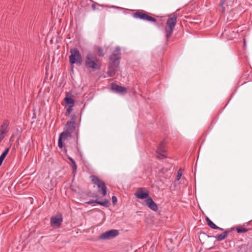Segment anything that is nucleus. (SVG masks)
<instances>
[{"label": "nucleus", "instance_id": "16", "mask_svg": "<svg viewBox=\"0 0 252 252\" xmlns=\"http://www.w3.org/2000/svg\"><path fill=\"white\" fill-rule=\"evenodd\" d=\"M229 232L230 231L229 230H227L225 232L221 233L220 234L216 236L215 237L217 241H221L227 237L228 234L229 233Z\"/></svg>", "mask_w": 252, "mask_h": 252}, {"label": "nucleus", "instance_id": "23", "mask_svg": "<svg viewBox=\"0 0 252 252\" xmlns=\"http://www.w3.org/2000/svg\"><path fill=\"white\" fill-rule=\"evenodd\" d=\"M73 106L72 105H69L68 108L66 109V111L65 112V115L66 116H68L70 114L71 112L73 110Z\"/></svg>", "mask_w": 252, "mask_h": 252}, {"label": "nucleus", "instance_id": "18", "mask_svg": "<svg viewBox=\"0 0 252 252\" xmlns=\"http://www.w3.org/2000/svg\"><path fill=\"white\" fill-rule=\"evenodd\" d=\"M72 137V133L70 132H69L67 131H65L63 132H62L60 135V138L62 139L63 140H65L67 139L68 138H71Z\"/></svg>", "mask_w": 252, "mask_h": 252}, {"label": "nucleus", "instance_id": "4", "mask_svg": "<svg viewBox=\"0 0 252 252\" xmlns=\"http://www.w3.org/2000/svg\"><path fill=\"white\" fill-rule=\"evenodd\" d=\"M91 178L93 183L97 186L98 190H101L103 195H105L107 192V188L105 183L96 176L92 175L91 176Z\"/></svg>", "mask_w": 252, "mask_h": 252}, {"label": "nucleus", "instance_id": "10", "mask_svg": "<svg viewBox=\"0 0 252 252\" xmlns=\"http://www.w3.org/2000/svg\"><path fill=\"white\" fill-rule=\"evenodd\" d=\"M135 195L137 198L141 199H146L150 197L148 191H144L142 188L138 189L136 191Z\"/></svg>", "mask_w": 252, "mask_h": 252}, {"label": "nucleus", "instance_id": "6", "mask_svg": "<svg viewBox=\"0 0 252 252\" xmlns=\"http://www.w3.org/2000/svg\"><path fill=\"white\" fill-rule=\"evenodd\" d=\"M133 17L134 18H138L148 21H151L153 22H156V19L155 18L148 15L146 13H143L142 11H137L133 14Z\"/></svg>", "mask_w": 252, "mask_h": 252}, {"label": "nucleus", "instance_id": "17", "mask_svg": "<svg viewBox=\"0 0 252 252\" xmlns=\"http://www.w3.org/2000/svg\"><path fill=\"white\" fill-rule=\"evenodd\" d=\"M206 221L207 222V224L212 229H219L220 230H222L223 229L217 226L211 220H210L208 217L206 218Z\"/></svg>", "mask_w": 252, "mask_h": 252}, {"label": "nucleus", "instance_id": "36", "mask_svg": "<svg viewBox=\"0 0 252 252\" xmlns=\"http://www.w3.org/2000/svg\"><path fill=\"white\" fill-rule=\"evenodd\" d=\"M110 7H111V8H120V9L121 8V7H117V6H111Z\"/></svg>", "mask_w": 252, "mask_h": 252}, {"label": "nucleus", "instance_id": "37", "mask_svg": "<svg viewBox=\"0 0 252 252\" xmlns=\"http://www.w3.org/2000/svg\"><path fill=\"white\" fill-rule=\"evenodd\" d=\"M250 224V221L246 222L244 225L248 226Z\"/></svg>", "mask_w": 252, "mask_h": 252}, {"label": "nucleus", "instance_id": "28", "mask_svg": "<svg viewBox=\"0 0 252 252\" xmlns=\"http://www.w3.org/2000/svg\"><path fill=\"white\" fill-rule=\"evenodd\" d=\"M181 176H182V173L181 172V169H180L178 171L177 176V177H176V180L177 181H179L181 179Z\"/></svg>", "mask_w": 252, "mask_h": 252}, {"label": "nucleus", "instance_id": "34", "mask_svg": "<svg viewBox=\"0 0 252 252\" xmlns=\"http://www.w3.org/2000/svg\"><path fill=\"white\" fill-rule=\"evenodd\" d=\"M243 41H244V48H246V40H245V38H244Z\"/></svg>", "mask_w": 252, "mask_h": 252}, {"label": "nucleus", "instance_id": "8", "mask_svg": "<svg viewBox=\"0 0 252 252\" xmlns=\"http://www.w3.org/2000/svg\"><path fill=\"white\" fill-rule=\"evenodd\" d=\"M111 88L114 93L121 94H124L127 92L126 88L120 86L115 83L111 84Z\"/></svg>", "mask_w": 252, "mask_h": 252}, {"label": "nucleus", "instance_id": "3", "mask_svg": "<svg viewBox=\"0 0 252 252\" xmlns=\"http://www.w3.org/2000/svg\"><path fill=\"white\" fill-rule=\"evenodd\" d=\"M119 234V232L117 229H111L101 234L98 239L100 240H110L116 237Z\"/></svg>", "mask_w": 252, "mask_h": 252}, {"label": "nucleus", "instance_id": "1", "mask_svg": "<svg viewBox=\"0 0 252 252\" xmlns=\"http://www.w3.org/2000/svg\"><path fill=\"white\" fill-rule=\"evenodd\" d=\"M85 65L92 71L98 70L100 68L99 61L95 55L89 52L87 53L85 59Z\"/></svg>", "mask_w": 252, "mask_h": 252}, {"label": "nucleus", "instance_id": "20", "mask_svg": "<svg viewBox=\"0 0 252 252\" xmlns=\"http://www.w3.org/2000/svg\"><path fill=\"white\" fill-rule=\"evenodd\" d=\"M97 204H98L100 205L107 207L109 206L110 203H109V201L106 199H105L102 201L97 200Z\"/></svg>", "mask_w": 252, "mask_h": 252}, {"label": "nucleus", "instance_id": "14", "mask_svg": "<svg viewBox=\"0 0 252 252\" xmlns=\"http://www.w3.org/2000/svg\"><path fill=\"white\" fill-rule=\"evenodd\" d=\"M177 23V16L174 15L172 17L169 18L166 22V26L168 29H174Z\"/></svg>", "mask_w": 252, "mask_h": 252}, {"label": "nucleus", "instance_id": "11", "mask_svg": "<svg viewBox=\"0 0 252 252\" xmlns=\"http://www.w3.org/2000/svg\"><path fill=\"white\" fill-rule=\"evenodd\" d=\"M9 124L10 122L8 120H4L0 127V132L6 135L9 131Z\"/></svg>", "mask_w": 252, "mask_h": 252}, {"label": "nucleus", "instance_id": "19", "mask_svg": "<svg viewBox=\"0 0 252 252\" xmlns=\"http://www.w3.org/2000/svg\"><path fill=\"white\" fill-rule=\"evenodd\" d=\"M64 101L69 105H72L74 106V100L72 98L69 97L68 96L66 95L64 98Z\"/></svg>", "mask_w": 252, "mask_h": 252}, {"label": "nucleus", "instance_id": "2", "mask_svg": "<svg viewBox=\"0 0 252 252\" xmlns=\"http://www.w3.org/2000/svg\"><path fill=\"white\" fill-rule=\"evenodd\" d=\"M70 55L69 57V62L71 64L76 63L78 65L81 64L82 59L81 55L77 48L70 49Z\"/></svg>", "mask_w": 252, "mask_h": 252}, {"label": "nucleus", "instance_id": "26", "mask_svg": "<svg viewBox=\"0 0 252 252\" xmlns=\"http://www.w3.org/2000/svg\"><path fill=\"white\" fill-rule=\"evenodd\" d=\"M62 139L59 137V140H58V146L60 148H62L63 147V144L62 142Z\"/></svg>", "mask_w": 252, "mask_h": 252}, {"label": "nucleus", "instance_id": "5", "mask_svg": "<svg viewBox=\"0 0 252 252\" xmlns=\"http://www.w3.org/2000/svg\"><path fill=\"white\" fill-rule=\"evenodd\" d=\"M119 59H115L114 62H110L108 70L107 71V75L109 77H112L115 74L116 71L119 65Z\"/></svg>", "mask_w": 252, "mask_h": 252}, {"label": "nucleus", "instance_id": "15", "mask_svg": "<svg viewBox=\"0 0 252 252\" xmlns=\"http://www.w3.org/2000/svg\"><path fill=\"white\" fill-rule=\"evenodd\" d=\"M121 53V49L119 47H117L115 50L112 53V55L110 57V61L114 62L115 59L118 58L119 59V62L120 63V57L119 55Z\"/></svg>", "mask_w": 252, "mask_h": 252}, {"label": "nucleus", "instance_id": "31", "mask_svg": "<svg viewBox=\"0 0 252 252\" xmlns=\"http://www.w3.org/2000/svg\"><path fill=\"white\" fill-rule=\"evenodd\" d=\"M5 135H6L5 134H2L0 132V142L3 139V138L5 137Z\"/></svg>", "mask_w": 252, "mask_h": 252}, {"label": "nucleus", "instance_id": "29", "mask_svg": "<svg viewBox=\"0 0 252 252\" xmlns=\"http://www.w3.org/2000/svg\"><path fill=\"white\" fill-rule=\"evenodd\" d=\"M97 199H96V200H90V201L87 202L86 203L88 204H92L93 203H97Z\"/></svg>", "mask_w": 252, "mask_h": 252}, {"label": "nucleus", "instance_id": "27", "mask_svg": "<svg viewBox=\"0 0 252 252\" xmlns=\"http://www.w3.org/2000/svg\"><path fill=\"white\" fill-rule=\"evenodd\" d=\"M9 148H6L5 149V150L4 151V152L2 153L1 155L3 156L4 157H5L6 156V155H7L8 153L9 152Z\"/></svg>", "mask_w": 252, "mask_h": 252}, {"label": "nucleus", "instance_id": "32", "mask_svg": "<svg viewBox=\"0 0 252 252\" xmlns=\"http://www.w3.org/2000/svg\"><path fill=\"white\" fill-rule=\"evenodd\" d=\"M226 0H220V5L221 6H222L224 3V2L226 1Z\"/></svg>", "mask_w": 252, "mask_h": 252}, {"label": "nucleus", "instance_id": "25", "mask_svg": "<svg viewBox=\"0 0 252 252\" xmlns=\"http://www.w3.org/2000/svg\"><path fill=\"white\" fill-rule=\"evenodd\" d=\"M247 231H248V229H245V228H237V232L239 233L247 232Z\"/></svg>", "mask_w": 252, "mask_h": 252}, {"label": "nucleus", "instance_id": "33", "mask_svg": "<svg viewBox=\"0 0 252 252\" xmlns=\"http://www.w3.org/2000/svg\"><path fill=\"white\" fill-rule=\"evenodd\" d=\"M5 157H4L3 156H2L1 155L0 156V162L2 163V162Z\"/></svg>", "mask_w": 252, "mask_h": 252}, {"label": "nucleus", "instance_id": "24", "mask_svg": "<svg viewBox=\"0 0 252 252\" xmlns=\"http://www.w3.org/2000/svg\"><path fill=\"white\" fill-rule=\"evenodd\" d=\"M97 53H98V55H99V56L102 57L104 56V54L103 53V50L101 47H98L97 48Z\"/></svg>", "mask_w": 252, "mask_h": 252}, {"label": "nucleus", "instance_id": "30", "mask_svg": "<svg viewBox=\"0 0 252 252\" xmlns=\"http://www.w3.org/2000/svg\"><path fill=\"white\" fill-rule=\"evenodd\" d=\"M112 201L114 204H116L117 202V198L115 196H113L112 197Z\"/></svg>", "mask_w": 252, "mask_h": 252}, {"label": "nucleus", "instance_id": "12", "mask_svg": "<svg viewBox=\"0 0 252 252\" xmlns=\"http://www.w3.org/2000/svg\"><path fill=\"white\" fill-rule=\"evenodd\" d=\"M146 204L148 207L154 211H157L158 210V207L157 204L153 201L151 197H149L145 200Z\"/></svg>", "mask_w": 252, "mask_h": 252}, {"label": "nucleus", "instance_id": "9", "mask_svg": "<svg viewBox=\"0 0 252 252\" xmlns=\"http://www.w3.org/2000/svg\"><path fill=\"white\" fill-rule=\"evenodd\" d=\"M63 221V217L62 215H57L53 217L51 219V225L52 226H59Z\"/></svg>", "mask_w": 252, "mask_h": 252}, {"label": "nucleus", "instance_id": "13", "mask_svg": "<svg viewBox=\"0 0 252 252\" xmlns=\"http://www.w3.org/2000/svg\"><path fill=\"white\" fill-rule=\"evenodd\" d=\"M165 152L164 144L162 142L160 143V144L158 146L157 153V156L158 158L159 159H163L165 157V156L164 155V153Z\"/></svg>", "mask_w": 252, "mask_h": 252}, {"label": "nucleus", "instance_id": "21", "mask_svg": "<svg viewBox=\"0 0 252 252\" xmlns=\"http://www.w3.org/2000/svg\"><path fill=\"white\" fill-rule=\"evenodd\" d=\"M68 158L71 161V162L72 163L73 172H75L77 169V165H76L74 160L72 158L68 157Z\"/></svg>", "mask_w": 252, "mask_h": 252}, {"label": "nucleus", "instance_id": "22", "mask_svg": "<svg viewBox=\"0 0 252 252\" xmlns=\"http://www.w3.org/2000/svg\"><path fill=\"white\" fill-rule=\"evenodd\" d=\"M174 29H169L168 30H165L166 32V37L167 40L170 37L171 34L173 33Z\"/></svg>", "mask_w": 252, "mask_h": 252}, {"label": "nucleus", "instance_id": "35", "mask_svg": "<svg viewBox=\"0 0 252 252\" xmlns=\"http://www.w3.org/2000/svg\"><path fill=\"white\" fill-rule=\"evenodd\" d=\"M92 7L94 10H95V4H94V3L92 5Z\"/></svg>", "mask_w": 252, "mask_h": 252}, {"label": "nucleus", "instance_id": "7", "mask_svg": "<svg viewBox=\"0 0 252 252\" xmlns=\"http://www.w3.org/2000/svg\"><path fill=\"white\" fill-rule=\"evenodd\" d=\"M77 117V115H72L71 117V121L67 122L65 125V131L72 134L75 129V120Z\"/></svg>", "mask_w": 252, "mask_h": 252}]
</instances>
